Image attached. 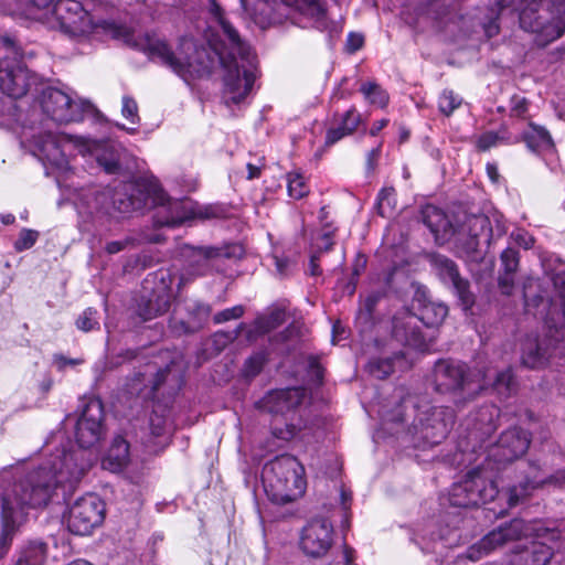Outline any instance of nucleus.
I'll list each match as a JSON object with an SVG mask.
<instances>
[{
    "label": "nucleus",
    "mask_w": 565,
    "mask_h": 565,
    "mask_svg": "<svg viewBox=\"0 0 565 565\" xmlns=\"http://www.w3.org/2000/svg\"><path fill=\"white\" fill-rule=\"evenodd\" d=\"M53 29H58L71 38L90 34L95 29L106 28L107 23L95 22L88 11L77 0H56L42 14Z\"/></svg>",
    "instance_id": "2eb2a0df"
},
{
    "label": "nucleus",
    "mask_w": 565,
    "mask_h": 565,
    "mask_svg": "<svg viewBox=\"0 0 565 565\" xmlns=\"http://www.w3.org/2000/svg\"><path fill=\"white\" fill-rule=\"evenodd\" d=\"M511 238L513 239V242L515 244H518L519 246H521L525 249H529V248L533 247V245H534L533 236L523 230H518L515 232H512Z\"/></svg>",
    "instance_id": "864d4df0"
},
{
    "label": "nucleus",
    "mask_w": 565,
    "mask_h": 565,
    "mask_svg": "<svg viewBox=\"0 0 565 565\" xmlns=\"http://www.w3.org/2000/svg\"><path fill=\"white\" fill-rule=\"evenodd\" d=\"M284 312L282 311H276L273 312L268 318V327L274 328L278 326L282 320Z\"/></svg>",
    "instance_id": "338daca9"
},
{
    "label": "nucleus",
    "mask_w": 565,
    "mask_h": 565,
    "mask_svg": "<svg viewBox=\"0 0 565 565\" xmlns=\"http://www.w3.org/2000/svg\"><path fill=\"white\" fill-rule=\"evenodd\" d=\"M434 384L437 392L446 394L454 393L460 396L455 402L473 398L489 384L500 394H509L514 386L512 371L510 369L495 372L487 370L479 372L477 379L467 373L465 364L452 360H439L434 367Z\"/></svg>",
    "instance_id": "0eeeda50"
},
{
    "label": "nucleus",
    "mask_w": 565,
    "mask_h": 565,
    "mask_svg": "<svg viewBox=\"0 0 565 565\" xmlns=\"http://www.w3.org/2000/svg\"><path fill=\"white\" fill-rule=\"evenodd\" d=\"M553 284L559 296L561 308H563V305H565V273L555 274L553 277Z\"/></svg>",
    "instance_id": "5fc2aeb1"
},
{
    "label": "nucleus",
    "mask_w": 565,
    "mask_h": 565,
    "mask_svg": "<svg viewBox=\"0 0 565 565\" xmlns=\"http://www.w3.org/2000/svg\"><path fill=\"white\" fill-rule=\"evenodd\" d=\"M244 313V307L238 305L232 308L224 309L214 316L215 323H223L230 320L238 319Z\"/></svg>",
    "instance_id": "3c124183"
},
{
    "label": "nucleus",
    "mask_w": 565,
    "mask_h": 565,
    "mask_svg": "<svg viewBox=\"0 0 565 565\" xmlns=\"http://www.w3.org/2000/svg\"><path fill=\"white\" fill-rule=\"evenodd\" d=\"M39 83L22 61L15 40L9 35L0 38V89L12 98H21Z\"/></svg>",
    "instance_id": "f8f14e48"
},
{
    "label": "nucleus",
    "mask_w": 565,
    "mask_h": 565,
    "mask_svg": "<svg viewBox=\"0 0 565 565\" xmlns=\"http://www.w3.org/2000/svg\"><path fill=\"white\" fill-rule=\"evenodd\" d=\"M306 391L301 387L274 390L267 393L259 402V407L275 419L273 435L282 440L297 437L307 427L303 418L302 404Z\"/></svg>",
    "instance_id": "6e6552de"
},
{
    "label": "nucleus",
    "mask_w": 565,
    "mask_h": 565,
    "mask_svg": "<svg viewBox=\"0 0 565 565\" xmlns=\"http://www.w3.org/2000/svg\"><path fill=\"white\" fill-rule=\"evenodd\" d=\"M39 237V233L34 230L24 228L20 232L18 239L14 243V248L22 252L31 248Z\"/></svg>",
    "instance_id": "49530a36"
},
{
    "label": "nucleus",
    "mask_w": 565,
    "mask_h": 565,
    "mask_svg": "<svg viewBox=\"0 0 565 565\" xmlns=\"http://www.w3.org/2000/svg\"><path fill=\"white\" fill-rule=\"evenodd\" d=\"M523 140L527 148L539 154L552 152L554 143L548 131L533 122L529 124L527 129L523 132Z\"/></svg>",
    "instance_id": "c85d7f7f"
},
{
    "label": "nucleus",
    "mask_w": 565,
    "mask_h": 565,
    "mask_svg": "<svg viewBox=\"0 0 565 565\" xmlns=\"http://www.w3.org/2000/svg\"><path fill=\"white\" fill-rule=\"evenodd\" d=\"M381 295L379 292L370 294L363 301V306L359 311L358 320L369 322L372 318V312L377 305Z\"/></svg>",
    "instance_id": "de8ad7c7"
},
{
    "label": "nucleus",
    "mask_w": 565,
    "mask_h": 565,
    "mask_svg": "<svg viewBox=\"0 0 565 565\" xmlns=\"http://www.w3.org/2000/svg\"><path fill=\"white\" fill-rule=\"evenodd\" d=\"M501 263L504 271L514 274L519 267V253L513 248H505L501 253Z\"/></svg>",
    "instance_id": "09e8293b"
},
{
    "label": "nucleus",
    "mask_w": 565,
    "mask_h": 565,
    "mask_svg": "<svg viewBox=\"0 0 565 565\" xmlns=\"http://www.w3.org/2000/svg\"><path fill=\"white\" fill-rule=\"evenodd\" d=\"M105 518V503L96 494L78 498L64 515L67 530L75 535H88Z\"/></svg>",
    "instance_id": "dca6fc26"
},
{
    "label": "nucleus",
    "mask_w": 565,
    "mask_h": 565,
    "mask_svg": "<svg viewBox=\"0 0 565 565\" xmlns=\"http://www.w3.org/2000/svg\"><path fill=\"white\" fill-rule=\"evenodd\" d=\"M396 206L395 190L393 188L382 189L376 199V210L382 217H391Z\"/></svg>",
    "instance_id": "c9c22d12"
},
{
    "label": "nucleus",
    "mask_w": 565,
    "mask_h": 565,
    "mask_svg": "<svg viewBox=\"0 0 565 565\" xmlns=\"http://www.w3.org/2000/svg\"><path fill=\"white\" fill-rule=\"evenodd\" d=\"M242 8L256 22H269L275 10V0H239Z\"/></svg>",
    "instance_id": "2f4dec72"
},
{
    "label": "nucleus",
    "mask_w": 565,
    "mask_h": 565,
    "mask_svg": "<svg viewBox=\"0 0 565 565\" xmlns=\"http://www.w3.org/2000/svg\"><path fill=\"white\" fill-rule=\"evenodd\" d=\"M366 367L372 376L383 380L393 372V361L390 358H374L370 360Z\"/></svg>",
    "instance_id": "4c0bfd02"
},
{
    "label": "nucleus",
    "mask_w": 565,
    "mask_h": 565,
    "mask_svg": "<svg viewBox=\"0 0 565 565\" xmlns=\"http://www.w3.org/2000/svg\"><path fill=\"white\" fill-rule=\"evenodd\" d=\"M422 217L438 244L454 241L456 253L471 260L481 258V246L490 245L494 235L505 233L499 223L494 233L489 217L483 214L465 215L460 224L455 225L443 210L431 204L422 209Z\"/></svg>",
    "instance_id": "20e7f679"
},
{
    "label": "nucleus",
    "mask_w": 565,
    "mask_h": 565,
    "mask_svg": "<svg viewBox=\"0 0 565 565\" xmlns=\"http://www.w3.org/2000/svg\"><path fill=\"white\" fill-rule=\"evenodd\" d=\"M387 124H388V119H385V118L373 122V125L370 129V135L376 136L383 128H385L387 126Z\"/></svg>",
    "instance_id": "69168bd1"
},
{
    "label": "nucleus",
    "mask_w": 565,
    "mask_h": 565,
    "mask_svg": "<svg viewBox=\"0 0 565 565\" xmlns=\"http://www.w3.org/2000/svg\"><path fill=\"white\" fill-rule=\"evenodd\" d=\"M73 203L79 217L93 221L115 212L127 214L148 206H156L153 215L157 226L175 227L198 216L195 204L191 200L171 201L162 190L158 179L143 177L135 183L124 185L122 191H97L86 189L77 192Z\"/></svg>",
    "instance_id": "f03ea898"
},
{
    "label": "nucleus",
    "mask_w": 565,
    "mask_h": 565,
    "mask_svg": "<svg viewBox=\"0 0 565 565\" xmlns=\"http://www.w3.org/2000/svg\"><path fill=\"white\" fill-rule=\"evenodd\" d=\"M121 115L131 124H139L140 118L138 115L137 102L130 96H124L121 100Z\"/></svg>",
    "instance_id": "a18cd8bd"
},
{
    "label": "nucleus",
    "mask_w": 565,
    "mask_h": 565,
    "mask_svg": "<svg viewBox=\"0 0 565 565\" xmlns=\"http://www.w3.org/2000/svg\"><path fill=\"white\" fill-rule=\"evenodd\" d=\"M333 245L332 238L329 234H323L320 238L319 249L328 250Z\"/></svg>",
    "instance_id": "774afa93"
},
{
    "label": "nucleus",
    "mask_w": 565,
    "mask_h": 565,
    "mask_svg": "<svg viewBox=\"0 0 565 565\" xmlns=\"http://www.w3.org/2000/svg\"><path fill=\"white\" fill-rule=\"evenodd\" d=\"M333 535V525L328 519H312L303 526L300 533V548L307 556L322 557L331 548Z\"/></svg>",
    "instance_id": "aec40b11"
},
{
    "label": "nucleus",
    "mask_w": 565,
    "mask_h": 565,
    "mask_svg": "<svg viewBox=\"0 0 565 565\" xmlns=\"http://www.w3.org/2000/svg\"><path fill=\"white\" fill-rule=\"evenodd\" d=\"M210 24L206 33L210 49L223 75V100L226 106L239 105L250 94L257 78V58L248 44L225 19L215 0H209Z\"/></svg>",
    "instance_id": "7ed1b4c3"
},
{
    "label": "nucleus",
    "mask_w": 565,
    "mask_h": 565,
    "mask_svg": "<svg viewBox=\"0 0 565 565\" xmlns=\"http://www.w3.org/2000/svg\"><path fill=\"white\" fill-rule=\"evenodd\" d=\"M530 446L529 434L518 427L503 431L491 449L489 457L498 465L512 461L524 455Z\"/></svg>",
    "instance_id": "412c9836"
},
{
    "label": "nucleus",
    "mask_w": 565,
    "mask_h": 565,
    "mask_svg": "<svg viewBox=\"0 0 565 565\" xmlns=\"http://www.w3.org/2000/svg\"><path fill=\"white\" fill-rule=\"evenodd\" d=\"M462 103L460 96L454 93L451 89H445L439 96L438 107L439 110L446 115H451Z\"/></svg>",
    "instance_id": "58836bf2"
},
{
    "label": "nucleus",
    "mask_w": 565,
    "mask_h": 565,
    "mask_svg": "<svg viewBox=\"0 0 565 565\" xmlns=\"http://www.w3.org/2000/svg\"><path fill=\"white\" fill-rule=\"evenodd\" d=\"M550 358L546 349H543L542 345L534 341L529 340L523 345L522 353V363L531 369H536L543 366Z\"/></svg>",
    "instance_id": "473e14b6"
},
{
    "label": "nucleus",
    "mask_w": 565,
    "mask_h": 565,
    "mask_svg": "<svg viewBox=\"0 0 565 565\" xmlns=\"http://www.w3.org/2000/svg\"><path fill=\"white\" fill-rule=\"evenodd\" d=\"M448 313V308L444 303L427 302L420 310V317L407 311L401 312L393 318L392 333L397 342L414 348L419 351H426L430 344L419 329V322L426 327H438Z\"/></svg>",
    "instance_id": "4468645a"
},
{
    "label": "nucleus",
    "mask_w": 565,
    "mask_h": 565,
    "mask_svg": "<svg viewBox=\"0 0 565 565\" xmlns=\"http://www.w3.org/2000/svg\"><path fill=\"white\" fill-rule=\"evenodd\" d=\"M505 140L504 135H500L499 132L487 131L479 136L477 140V147L481 151H487L492 147L498 146L499 143Z\"/></svg>",
    "instance_id": "c03bdc74"
},
{
    "label": "nucleus",
    "mask_w": 565,
    "mask_h": 565,
    "mask_svg": "<svg viewBox=\"0 0 565 565\" xmlns=\"http://www.w3.org/2000/svg\"><path fill=\"white\" fill-rule=\"evenodd\" d=\"M287 189L289 196L296 200L302 199L309 192L305 178L299 172H290L287 174Z\"/></svg>",
    "instance_id": "e433bc0d"
},
{
    "label": "nucleus",
    "mask_w": 565,
    "mask_h": 565,
    "mask_svg": "<svg viewBox=\"0 0 565 565\" xmlns=\"http://www.w3.org/2000/svg\"><path fill=\"white\" fill-rule=\"evenodd\" d=\"M40 106L50 119L58 124L77 121L83 117V105L75 102L66 92L55 87L42 89Z\"/></svg>",
    "instance_id": "a211bd4d"
},
{
    "label": "nucleus",
    "mask_w": 565,
    "mask_h": 565,
    "mask_svg": "<svg viewBox=\"0 0 565 565\" xmlns=\"http://www.w3.org/2000/svg\"><path fill=\"white\" fill-rule=\"evenodd\" d=\"M360 92L372 105L385 107L388 103V94L375 82H365L361 85Z\"/></svg>",
    "instance_id": "f704fd0d"
},
{
    "label": "nucleus",
    "mask_w": 565,
    "mask_h": 565,
    "mask_svg": "<svg viewBox=\"0 0 565 565\" xmlns=\"http://www.w3.org/2000/svg\"><path fill=\"white\" fill-rule=\"evenodd\" d=\"M499 409L494 405H487L479 409L477 415L469 419L473 422V427L469 431L470 437L481 438L488 436L495 429L494 418L498 417Z\"/></svg>",
    "instance_id": "c756f323"
},
{
    "label": "nucleus",
    "mask_w": 565,
    "mask_h": 565,
    "mask_svg": "<svg viewBox=\"0 0 565 565\" xmlns=\"http://www.w3.org/2000/svg\"><path fill=\"white\" fill-rule=\"evenodd\" d=\"M433 264L440 279L455 289L465 309L470 308L473 303V296L469 291L468 281L460 277L455 262L446 256L436 255L433 258Z\"/></svg>",
    "instance_id": "5701e85b"
},
{
    "label": "nucleus",
    "mask_w": 565,
    "mask_h": 565,
    "mask_svg": "<svg viewBox=\"0 0 565 565\" xmlns=\"http://www.w3.org/2000/svg\"><path fill=\"white\" fill-rule=\"evenodd\" d=\"M21 138L23 142L29 143L33 153L41 161L58 170L67 169L68 157L73 154V151L77 150L82 154L92 151L90 142L84 138L53 134L43 130L42 127H35L33 124L23 126Z\"/></svg>",
    "instance_id": "9d476101"
},
{
    "label": "nucleus",
    "mask_w": 565,
    "mask_h": 565,
    "mask_svg": "<svg viewBox=\"0 0 565 565\" xmlns=\"http://www.w3.org/2000/svg\"><path fill=\"white\" fill-rule=\"evenodd\" d=\"M53 363L58 371L65 370L66 366H75L82 363V360L78 359H68L62 354H55L53 358Z\"/></svg>",
    "instance_id": "6e6d98bb"
},
{
    "label": "nucleus",
    "mask_w": 565,
    "mask_h": 565,
    "mask_svg": "<svg viewBox=\"0 0 565 565\" xmlns=\"http://www.w3.org/2000/svg\"><path fill=\"white\" fill-rule=\"evenodd\" d=\"M104 406L100 399L89 398L76 423L77 448L58 450L36 470L7 467L0 471L2 531L0 559L8 553L15 530L25 521L28 511L46 505L56 488L71 491L96 461L90 450L105 434Z\"/></svg>",
    "instance_id": "f257e3e1"
},
{
    "label": "nucleus",
    "mask_w": 565,
    "mask_h": 565,
    "mask_svg": "<svg viewBox=\"0 0 565 565\" xmlns=\"http://www.w3.org/2000/svg\"><path fill=\"white\" fill-rule=\"evenodd\" d=\"M129 458V444L121 436H117L103 458L102 466L106 470L119 472L128 465Z\"/></svg>",
    "instance_id": "bb28decb"
},
{
    "label": "nucleus",
    "mask_w": 565,
    "mask_h": 565,
    "mask_svg": "<svg viewBox=\"0 0 565 565\" xmlns=\"http://www.w3.org/2000/svg\"><path fill=\"white\" fill-rule=\"evenodd\" d=\"M529 100L520 95H514L510 100V117L515 119H527Z\"/></svg>",
    "instance_id": "79ce46f5"
},
{
    "label": "nucleus",
    "mask_w": 565,
    "mask_h": 565,
    "mask_svg": "<svg viewBox=\"0 0 565 565\" xmlns=\"http://www.w3.org/2000/svg\"><path fill=\"white\" fill-rule=\"evenodd\" d=\"M149 426L151 435L159 438L158 444L151 447L153 450H157V447H163L168 443L170 425L164 414H159L158 411H153L149 419Z\"/></svg>",
    "instance_id": "72a5a7b5"
},
{
    "label": "nucleus",
    "mask_w": 565,
    "mask_h": 565,
    "mask_svg": "<svg viewBox=\"0 0 565 565\" xmlns=\"http://www.w3.org/2000/svg\"><path fill=\"white\" fill-rule=\"evenodd\" d=\"M53 386V379L50 374H44L43 379L39 382V392L43 395L47 394Z\"/></svg>",
    "instance_id": "052dcab7"
},
{
    "label": "nucleus",
    "mask_w": 565,
    "mask_h": 565,
    "mask_svg": "<svg viewBox=\"0 0 565 565\" xmlns=\"http://www.w3.org/2000/svg\"><path fill=\"white\" fill-rule=\"evenodd\" d=\"M265 355L263 353H257V354H254L253 356H250L246 362H245V365H244V373L246 376H249V377H253L255 375H257L264 364H265Z\"/></svg>",
    "instance_id": "8fccbe9b"
},
{
    "label": "nucleus",
    "mask_w": 565,
    "mask_h": 565,
    "mask_svg": "<svg viewBox=\"0 0 565 565\" xmlns=\"http://www.w3.org/2000/svg\"><path fill=\"white\" fill-rule=\"evenodd\" d=\"M361 121V115L358 113L355 108H350L347 110L339 122V125L345 130V132L350 136L352 135Z\"/></svg>",
    "instance_id": "37998d69"
},
{
    "label": "nucleus",
    "mask_w": 565,
    "mask_h": 565,
    "mask_svg": "<svg viewBox=\"0 0 565 565\" xmlns=\"http://www.w3.org/2000/svg\"><path fill=\"white\" fill-rule=\"evenodd\" d=\"M262 482L268 499L284 504L300 498L306 490L305 468L290 455H281L265 463Z\"/></svg>",
    "instance_id": "1a4fd4ad"
},
{
    "label": "nucleus",
    "mask_w": 565,
    "mask_h": 565,
    "mask_svg": "<svg viewBox=\"0 0 565 565\" xmlns=\"http://www.w3.org/2000/svg\"><path fill=\"white\" fill-rule=\"evenodd\" d=\"M185 310L188 312V318L185 320H178L177 318L171 320L173 329H180L185 333L195 332L202 329L211 315V307L196 300L186 302Z\"/></svg>",
    "instance_id": "b1692460"
},
{
    "label": "nucleus",
    "mask_w": 565,
    "mask_h": 565,
    "mask_svg": "<svg viewBox=\"0 0 565 565\" xmlns=\"http://www.w3.org/2000/svg\"><path fill=\"white\" fill-rule=\"evenodd\" d=\"M349 136L345 130L338 124L335 127H331L326 132L324 146L331 147L338 141Z\"/></svg>",
    "instance_id": "603ef678"
},
{
    "label": "nucleus",
    "mask_w": 565,
    "mask_h": 565,
    "mask_svg": "<svg viewBox=\"0 0 565 565\" xmlns=\"http://www.w3.org/2000/svg\"><path fill=\"white\" fill-rule=\"evenodd\" d=\"M0 9L11 15H30V0H0Z\"/></svg>",
    "instance_id": "ea45409f"
},
{
    "label": "nucleus",
    "mask_w": 565,
    "mask_h": 565,
    "mask_svg": "<svg viewBox=\"0 0 565 565\" xmlns=\"http://www.w3.org/2000/svg\"><path fill=\"white\" fill-rule=\"evenodd\" d=\"M530 470V476L525 477V481H520L519 484H514L508 489L507 500L509 508L519 504L523 499L530 495L532 490L545 482L543 478H539V469L535 466L531 465Z\"/></svg>",
    "instance_id": "cd10ccee"
},
{
    "label": "nucleus",
    "mask_w": 565,
    "mask_h": 565,
    "mask_svg": "<svg viewBox=\"0 0 565 565\" xmlns=\"http://www.w3.org/2000/svg\"><path fill=\"white\" fill-rule=\"evenodd\" d=\"M513 285V274H508L507 271H504V274L499 277V287L502 294L511 295Z\"/></svg>",
    "instance_id": "4d7b16f0"
},
{
    "label": "nucleus",
    "mask_w": 565,
    "mask_h": 565,
    "mask_svg": "<svg viewBox=\"0 0 565 565\" xmlns=\"http://www.w3.org/2000/svg\"><path fill=\"white\" fill-rule=\"evenodd\" d=\"M415 409V418L411 428L416 447H427L440 444L448 436L455 424V413L450 407L437 406L430 401L413 397L403 399L399 407Z\"/></svg>",
    "instance_id": "9b49d317"
},
{
    "label": "nucleus",
    "mask_w": 565,
    "mask_h": 565,
    "mask_svg": "<svg viewBox=\"0 0 565 565\" xmlns=\"http://www.w3.org/2000/svg\"><path fill=\"white\" fill-rule=\"evenodd\" d=\"M537 529L533 523L515 519L499 525L484 535L478 543L469 547L467 557L478 561L492 551L509 543H518L510 565H546L553 556L552 548L540 541L530 540L536 535Z\"/></svg>",
    "instance_id": "423d86ee"
},
{
    "label": "nucleus",
    "mask_w": 565,
    "mask_h": 565,
    "mask_svg": "<svg viewBox=\"0 0 565 565\" xmlns=\"http://www.w3.org/2000/svg\"><path fill=\"white\" fill-rule=\"evenodd\" d=\"M296 10L299 14L297 22L301 28H313L327 33L329 41L338 38L342 31L339 22L328 17L326 2L323 0H295Z\"/></svg>",
    "instance_id": "6ab92c4d"
},
{
    "label": "nucleus",
    "mask_w": 565,
    "mask_h": 565,
    "mask_svg": "<svg viewBox=\"0 0 565 565\" xmlns=\"http://www.w3.org/2000/svg\"><path fill=\"white\" fill-rule=\"evenodd\" d=\"M77 329L88 332L99 327L97 310L93 308L85 309L76 320Z\"/></svg>",
    "instance_id": "a19ab883"
},
{
    "label": "nucleus",
    "mask_w": 565,
    "mask_h": 565,
    "mask_svg": "<svg viewBox=\"0 0 565 565\" xmlns=\"http://www.w3.org/2000/svg\"><path fill=\"white\" fill-rule=\"evenodd\" d=\"M487 466L470 470L462 480L448 491L447 501L455 508H473L492 501L498 494V482Z\"/></svg>",
    "instance_id": "ddd939ff"
},
{
    "label": "nucleus",
    "mask_w": 565,
    "mask_h": 565,
    "mask_svg": "<svg viewBox=\"0 0 565 565\" xmlns=\"http://www.w3.org/2000/svg\"><path fill=\"white\" fill-rule=\"evenodd\" d=\"M131 242L132 239L130 238H126L124 241H113L106 244L105 249L110 255L117 254L124 250Z\"/></svg>",
    "instance_id": "13d9d810"
},
{
    "label": "nucleus",
    "mask_w": 565,
    "mask_h": 565,
    "mask_svg": "<svg viewBox=\"0 0 565 565\" xmlns=\"http://www.w3.org/2000/svg\"><path fill=\"white\" fill-rule=\"evenodd\" d=\"M171 295L169 290L162 286L158 290H153L149 298L142 297L138 305V315L145 320H151L170 308Z\"/></svg>",
    "instance_id": "393cba45"
},
{
    "label": "nucleus",
    "mask_w": 565,
    "mask_h": 565,
    "mask_svg": "<svg viewBox=\"0 0 565 565\" xmlns=\"http://www.w3.org/2000/svg\"><path fill=\"white\" fill-rule=\"evenodd\" d=\"M380 154H381V145H379L376 148H373L371 151H369L367 158H366V164H367L369 169H373L375 167L376 161L380 158Z\"/></svg>",
    "instance_id": "680f3d73"
},
{
    "label": "nucleus",
    "mask_w": 565,
    "mask_h": 565,
    "mask_svg": "<svg viewBox=\"0 0 565 565\" xmlns=\"http://www.w3.org/2000/svg\"><path fill=\"white\" fill-rule=\"evenodd\" d=\"M363 45V36L360 34L351 33L348 36V47L351 52H355Z\"/></svg>",
    "instance_id": "bf43d9fd"
},
{
    "label": "nucleus",
    "mask_w": 565,
    "mask_h": 565,
    "mask_svg": "<svg viewBox=\"0 0 565 565\" xmlns=\"http://www.w3.org/2000/svg\"><path fill=\"white\" fill-rule=\"evenodd\" d=\"M242 254L243 249L238 245L224 248L186 247L184 255L189 257L188 274L190 276H203L210 271L213 260L222 257H239Z\"/></svg>",
    "instance_id": "4be33fe9"
},
{
    "label": "nucleus",
    "mask_w": 565,
    "mask_h": 565,
    "mask_svg": "<svg viewBox=\"0 0 565 565\" xmlns=\"http://www.w3.org/2000/svg\"><path fill=\"white\" fill-rule=\"evenodd\" d=\"M98 162L100 166L104 167V169L107 173H115L119 169V163L115 159L103 160L99 158Z\"/></svg>",
    "instance_id": "e2e57ef3"
},
{
    "label": "nucleus",
    "mask_w": 565,
    "mask_h": 565,
    "mask_svg": "<svg viewBox=\"0 0 565 565\" xmlns=\"http://www.w3.org/2000/svg\"><path fill=\"white\" fill-rule=\"evenodd\" d=\"M554 312L551 311L550 312V317H548V320H547V323H552V326L555 328V329H558V328H563L565 327V305H563V308H562V313H561V318L559 320H555L554 317H553Z\"/></svg>",
    "instance_id": "0e129e2a"
},
{
    "label": "nucleus",
    "mask_w": 565,
    "mask_h": 565,
    "mask_svg": "<svg viewBox=\"0 0 565 565\" xmlns=\"http://www.w3.org/2000/svg\"><path fill=\"white\" fill-rule=\"evenodd\" d=\"M114 36L147 53L151 60L159 61L184 79L210 74L213 68V60L206 50L198 47L195 42L189 38H183L178 50L172 51L168 43L157 34H136L135 31L125 26H117L114 30Z\"/></svg>",
    "instance_id": "39448f33"
},
{
    "label": "nucleus",
    "mask_w": 565,
    "mask_h": 565,
    "mask_svg": "<svg viewBox=\"0 0 565 565\" xmlns=\"http://www.w3.org/2000/svg\"><path fill=\"white\" fill-rule=\"evenodd\" d=\"M544 2L545 0H541L539 4L522 9L519 15L521 28L535 33V41L541 46L557 40L565 31V15H558L547 21L539 13Z\"/></svg>",
    "instance_id": "f3484780"
},
{
    "label": "nucleus",
    "mask_w": 565,
    "mask_h": 565,
    "mask_svg": "<svg viewBox=\"0 0 565 565\" xmlns=\"http://www.w3.org/2000/svg\"><path fill=\"white\" fill-rule=\"evenodd\" d=\"M46 544L42 541H30L19 552L13 565H43L46 557Z\"/></svg>",
    "instance_id": "7c9ffc66"
},
{
    "label": "nucleus",
    "mask_w": 565,
    "mask_h": 565,
    "mask_svg": "<svg viewBox=\"0 0 565 565\" xmlns=\"http://www.w3.org/2000/svg\"><path fill=\"white\" fill-rule=\"evenodd\" d=\"M167 374V369L148 366L146 372L139 373L132 379L130 393L142 394L145 397H150L166 380Z\"/></svg>",
    "instance_id": "a878e982"
}]
</instances>
